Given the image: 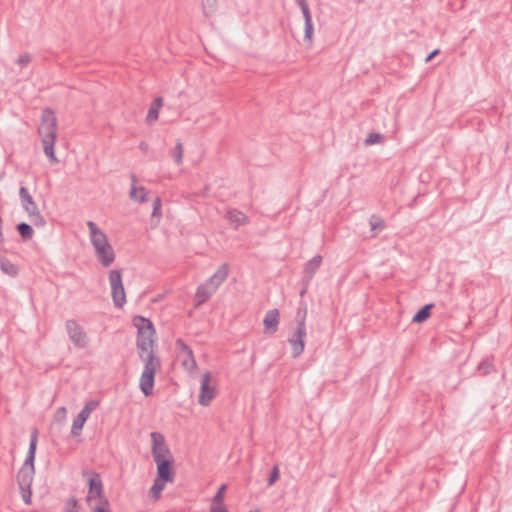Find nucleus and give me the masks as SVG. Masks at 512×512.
I'll return each instance as SVG.
<instances>
[{"label": "nucleus", "mask_w": 512, "mask_h": 512, "mask_svg": "<svg viewBox=\"0 0 512 512\" xmlns=\"http://www.w3.org/2000/svg\"><path fill=\"white\" fill-rule=\"evenodd\" d=\"M304 39L307 42H309V44H311L313 41V23L312 22L305 23Z\"/></svg>", "instance_id": "37"}, {"label": "nucleus", "mask_w": 512, "mask_h": 512, "mask_svg": "<svg viewBox=\"0 0 512 512\" xmlns=\"http://www.w3.org/2000/svg\"><path fill=\"white\" fill-rule=\"evenodd\" d=\"M210 378V372H206L202 376L200 394L198 397V402L202 406H208L216 396V389L214 386L210 385Z\"/></svg>", "instance_id": "9"}, {"label": "nucleus", "mask_w": 512, "mask_h": 512, "mask_svg": "<svg viewBox=\"0 0 512 512\" xmlns=\"http://www.w3.org/2000/svg\"><path fill=\"white\" fill-rule=\"evenodd\" d=\"M214 292L215 291L212 290L211 287L207 283L200 285L197 288V291L195 294L196 306H200L203 303H205L206 301H208Z\"/></svg>", "instance_id": "20"}, {"label": "nucleus", "mask_w": 512, "mask_h": 512, "mask_svg": "<svg viewBox=\"0 0 512 512\" xmlns=\"http://www.w3.org/2000/svg\"><path fill=\"white\" fill-rule=\"evenodd\" d=\"M129 195L132 200L138 201L140 203H145L148 201L147 190L143 186L136 187V185H131Z\"/></svg>", "instance_id": "27"}, {"label": "nucleus", "mask_w": 512, "mask_h": 512, "mask_svg": "<svg viewBox=\"0 0 512 512\" xmlns=\"http://www.w3.org/2000/svg\"><path fill=\"white\" fill-rule=\"evenodd\" d=\"M0 269L4 274L10 277H16L19 273V267L6 257H0Z\"/></svg>", "instance_id": "22"}, {"label": "nucleus", "mask_w": 512, "mask_h": 512, "mask_svg": "<svg viewBox=\"0 0 512 512\" xmlns=\"http://www.w3.org/2000/svg\"><path fill=\"white\" fill-rule=\"evenodd\" d=\"M3 242H4L3 232H0V252L4 250Z\"/></svg>", "instance_id": "45"}, {"label": "nucleus", "mask_w": 512, "mask_h": 512, "mask_svg": "<svg viewBox=\"0 0 512 512\" xmlns=\"http://www.w3.org/2000/svg\"><path fill=\"white\" fill-rule=\"evenodd\" d=\"M226 218L235 229H238L241 225L249 223V218L243 212L236 209L228 211Z\"/></svg>", "instance_id": "19"}, {"label": "nucleus", "mask_w": 512, "mask_h": 512, "mask_svg": "<svg viewBox=\"0 0 512 512\" xmlns=\"http://www.w3.org/2000/svg\"><path fill=\"white\" fill-rule=\"evenodd\" d=\"M434 307L433 303H429L420 308L413 316L412 322L423 323L431 316V309Z\"/></svg>", "instance_id": "26"}, {"label": "nucleus", "mask_w": 512, "mask_h": 512, "mask_svg": "<svg viewBox=\"0 0 512 512\" xmlns=\"http://www.w3.org/2000/svg\"><path fill=\"white\" fill-rule=\"evenodd\" d=\"M21 496L25 504L30 505L32 499L31 488H20Z\"/></svg>", "instance_id": "39"}, {"label": "nucleus", "mask_w": 512, "mask_h": 512, "mask_svg": "<svg viewBox=\"0 0 512 512\" xmlns=\"http://www.w3.org/2000/svg\"><path fill=\"white\" fill-rule=\"evenodd\" d=\"M163 106V98L162 97H156L152 103L150 104L147 116H146V123L148 125L153 124L159 117V111Z\"/></svg>", "instance_id": "18"}, {"label": "nucleus", "mask_w": 512, "mask_h": 512, "mask_svg": "<svg viewBox=\"0 0 512 512\" xmlns=\"http://www.w3.org/2000/svg\"><path fill=\"white\" fill-rule=\"evenodd\" d=\"M322 260L323 259L321 255H316L305 264L302 272L303 285H310L315 273L322 264Z\"/></svg>", "instance_id": "10"}, {"label": "nucleus", "mask_w": 512, "mask_h": 512, "mask_svg": "<svg viewBox=\"0 0 512 512\" xmlns=\"http://www.w3.org/2000/svg\"><path fill=\"white\" fill-rule=\"evenodd\" d=\"M109 281L113 303L116 307L121 308L126 303V294L122 283L121 271L111 270L109 273Z\"/></svg>", "instance_id": "6"}, {"label": "nucleus", "mask_w": 512, "mask_h": 512, "mask_svg": "<svg viewBox=\"0 0 512 512\" xmlns=\"http://www.w3.org/2000/svg\"><path fill=\"white\" fill-rule=\"evenodd\" d=\"M279 479V466L275 464L271 470L270 476L267 480V485L272 486Z\"/></svg>", "instance_id": "36"}, {"label": "nucleus", "mask_w": 512, "mask_h": 512, "mask_svg": "<svg viewBox=\"0 0 512 512\" xmlns=\"http://www.w3.org/2000/svg\"><path fill=\"white\" fill-rule=\"evenodd\" d=\"M83 476H88V495L87 502L91 505L93 498H97L99 504L97 506H103L104 509L109 506V502L104 495L103 483L99 473L95 471H83Z\"/></svg>", "instance_id": "4"}, {"label": "nucleus", "mask_w": 512, "mask_h": 512, "mask_svg": "<svg viewBox=\"0 0 512 512\" xmlns=\"http://www.w3.org/2000/svg\"><path fill=\"white\" fill-rule=\"evenodd\" d=\"M227 489L226 484H222L214 495L210 507V512H228L224 505V494Z\"/></svg>", "instance_id": "16"}, {"label": "nucleus", "mask_w": 512, "mask_h": 512, "mask_svg": "<svg viewBox=\"0 0 512 512\" xmlns=\"http://www.w3.org/2000/svg\"><path fill=\"white\" fill-rule=\"evenodd\" d=\"M57 412H58V413H60V414L65 415V413H66V409H65V407H61V408H59V409H58V411H57Z\"/></svg>", "instance_id": "49"}, {"label": "nucleus", "mask_w": 512, "mask_h": 512, "mask_svg": "<svg viewBox=\"0 0 512 512\" xmlns=\"http://www.w3.org/2000/svg\"><path fill=\"white\" fill-rule=\"evenodd\" d=\"M384 139L380 133H370L365 139V145L370 146L376 143H380Z\"/></svg>", "instance_id": "33"}, {"label": "nucleus", "mask_w": 512, "mask_h": 512, "mask_svg": "<svg viewBox=\"0 0 512 512\" xmlns=\"http://www.w3.org/2000/svg\"><path fill=\"white\" fill-rule=\"evenodd\" d=\"M38 133L41 137V142L43 145L44 154L48 157L51 163H58V159L55 155V142L57 139V134L55 130H38Z\"/></svg>", "instance_id": "8"}, {"label": "nucleus", "mask_w": 512, "mask_h": 512, "mask_svg": "<svg viewBox=\"0 0 512 512\" xmlns=\"http://www.w3.org/2000/svg\"><path fill=\"white\" fill-rule=\"evenodd\" d=\"M176 348L178 349V357H182V355H187L189 352H193L191 347L188 346L185 341L181 338H178L175 342Z\"/></svg>", "instance_id": "32"}, {"label": "nucleus", "mask_w": 512, "mask_h": 512, "mask_svg": "<svg viewBox=\"0 0 512 512\" xmlns=\"http://www.w3.org/2000/svg\"><path fill=\"white\" fill-rule=\"evenodd\" d=\"M166 483H167V482H164L163 480H160V479H158V478H156V479L154 480V483H153V485L151 486L150 491H149L150 496H151V498H152L154 501H157V500H159V499H160V497H161V492H162V490L164 489V487H165V484H166Z\"/></svg>", "instance_id": "28"}, {"label": "nucleus", "mask_w": 512, "mask_h": 512, "mask_svg": "<svg viewBox=\"0 0 512 512\" xmlns=\"http://www.w3.org/2000/svg\"><path fill=\"white\" fill-rule=\"evenodd\" d=\"M99 406V401L97 400H90L85 403L84 407L81 409L84 413L90 416V414L97 409Z\"/></svg>", "instance_id": "35"}, {"label": "nucleus", "mask_w": 512, "mask_h": 512, "mask_svg": "<svg viewBox=\"0 0 512 512\" xmlns=\"http://www.w3.org/2000/svg\"><path fill=\"white\" fill-rule=\"evenodd\" d=\"M87 226L90 231V240L95 250L99 247L110 245L107 236L98 228L96 223L88 221Z\"/></svg>", "instance_id": "11"}, {"label": "nucleus", "mask_w": 512, "mask_h": 512, "mask_svg": "<svg viewBox=\"0 0 512 512\" xmlns=\"http://www.w3.org/2000/svg\"><path fill=\"white\" fill-rule=\"evenodd\" d=\"M35 470L21 467L17 474L19 488H31Z\"/></svg>", "instance_id": "17"}, {"label": "nucleus", "mask_w": 512, "mask_h": 512, "mask_svg": "<svg viewBox=\"0 0 512 512\" xmlns=\"http://www.w3.org/2000/svg\"><path fill=\"white\" fill-rule=\"evenodd\" d=\"M17 231L19 232L20 236L22 237L23 241L30 240L34 234L33 228L31 225L21 222L17 225Z\"/></svg>", "instance_id": "29"}, {"label": "nucleus", "mask_w": 512, "mask_h": 512, "mask_svg": "<svg viewBox=\"0 0 512 512\" xmlns=\"http://www.w3.org/2000/svg\"><path fill=\"white\" fill-rule=\"evenodd\" d=\"M37 441H38V430L33 429V431L31 432L28 453H27L26 459H25L22 467H27L28 469L35 470L34 460H35V453H36V448H37Z\"/></svg>", "instance_id": "14"}, {"label": "nucleus", "mask_w": 512, "mask_h": 512, "mask_svg": "<svg viewBox=\"0 0 512 512\" xmlns=\"http://www.w3.org/2000/svg\"><path fill=\"white\" fill-rule=\"evenodd\" d=\"M147 148H148V145H147L146 143H144V142H141V143H140V149H141V150L146 151V150H147Z\"/></svg>", "instance_id": "47"}, {"label": "nucleus", "mask_w": 512, "mask_h": 512, "mask_svg": "<svg viewBox=\"0 0 512 512\" xmlns=\"http://www.w3.org/2000/svg\"><path fill=\"white\" fill-rule=\"evenodd\" d=\"M280 314L278 309H271L266 312L263 319L264 333L274 334L278 330Z\"/></svg>", "instance_id": "12"}, {"label": "nucleus", "mask_w": 512, "mask_h": 512, "mask_svg": "<svg viewBox=\"0 0 512 512\" xmlns=\"http://www.w3.org/2000/svg\"><path fill=\"white\" fill-rule=\"evenodd\" d=\"M161 199L159 197H156L153 201V211L152 216L153 217H159L161 216Z\"/></svg>", "instance_id": "40"}, {"label": "nucleus", "mask_w": 512, "mask_h": 512, "mask_svg": "<svg viewBox=\"0 0 512 512\" xmlns=\"http://www.w3.org/2000/svg\"><path fill=\"white\" fill-rule=\"evenodd\" d=\"M57 118L53 110L44 109L41 114V128H56Z\"/></svg>", "instance_id": "21"}, {"label": "nucleus", "mask_w": 512, "mask_h": 512, "mask_svg": "<svg viewBox=\"0 0 512 512\" xmlns=\"http://www.w3.org/2000/svg\"><path fill=\"white\" fill-rule=\"evenodd\" d=\"M95 252L99 262L104 267H109L115 260V253L111 245L99 247Z\"/></svg>", "instance_id": "15"}, {"label": "nucleus", "mask_w": 512, "mask_h": 512, "mask_svg": "<svg viewBox=\"0 0 512 512\" xmlns=\"http://www.w3.org/2000/svg\"><path fill=\"white\" fill-rule=\"evenodd\" d=\"M301 8L305 23L312 22V16L307 1L298 4Z\"/></svg>", "instance_id": "34"}, {"label": "nucleus", "mask_w": 512, "mask_h": 512, "mask_svg": "<svg viewBox=\"0 0 512 512\" xmlns=\"http://www.w3.org/2000/svg\"><path fill=\"white\" fill-rule=\"evenodd\" d=\"M19 198L22 208L28 214L31 222L35 226H44L46 223L45 219L41 215L37 204L35 203L33 197L31 196V194L25 186L20 187Z\"/></svg>", "instance_id": "5"}, {"label": "nucleus", "mask_w": 512, "mask_h": 512, "mask_svg": "<svg viewBox=\"0 0 512 512\" xmlns=\"http://www.w3.org/2000/svg\"><path fill=\"white\" fill-rule=\"evenodd\" d=\"M308 286H309V285H303V288H302V290H301V292H300V296H303V295L306 293V291H307V289H308Z\"/></svg>", "instance_id": "48"}, {"label": "nucleus", "mask_w": 512, "mask_h": 512, "mask_svg": "<svg viewBox=\"0 0 512 512\" xmlns=\"http://www.w3.org/2000/svg\"><path fill=\"white\" fill-rule=\"evenodd\" d=\"M305 1H306V0H295V2H296L297 4H300V3L305 2Z\"/></svg>", "instance_id": "50"}, {"label": "nucleus", "mask_w": 512, "mask_h": 512, "mask_svg": "<svg viewBox=\"0 0 512 512\" xmlns=\"http://www.w3.org/2000/svg\"><path fill=\"white\" fill-rule=\"evenodd\" d=\"M133 324L137 328V353L140 360L144 363L139 380V388L148 397L153 393L155 375L161 367V360L154 350L156 331L153 323L143 316H135Z\"/></svg>", "instance_id": "1"}, {"label": "nucleus", "mask_w": 512, "mask_h": 512, "mask_svg": "<svg viewBox=\"0 0 512 512\" xmlns=\"http://www.w3.org/2000/svg\"><path fill=\"white\" fill-rule=\"evenodd\" d=\"M369 224L371 231L373 232L381 231L385 227L384 219L376 214L371 215L369 219Z\"/></svg>", "instance_id": "30"}, {"label": "nucleus", "mask_w": 512, "mask_h": 512, "mask_svg": "<svg viewBox=\"0 0 512 512\" xmlns=\"http://www.w3.org/2000/svg\"><path fill=\"white\" fill-rule=\"evenodd\" d=\"M437 54H439V49H435L433 50L427 57H426V62H429L431 61Z\"/></svg>", "instance_id": "43"}, {"label": "nucleus", "mask_w": 512, "mask_h": 512, "mask_svg": "<svg viewBox=\"0 0 512 512\" xmlns=\"http://www.w3.org/2000/svg\"><path fill=\"white\" fill-rule=\"evenodd\" d=\"M91 509L93 512H106V509H104L103 506H95V507L91 506Z\"/></svg>", "instance_id": "44"}, {"label": "nucleus", "mask_w": 512, "mask_h": 512, "mask_svg": "<svg viewBox=\"0 0 512 512\" xmlns=\"http://www.w3.org/2000/svg\"><path fill=\"white\" fill-rule=\"evenodd\" d=\"M171 156L173 157L175 163L180 165L183 159V145L180 140H177L175 147L171 150Z\"/></svg>", "instance_id": "31"}, {"label": "nucleus", "mask_w": 512, "mask_h": 512, "mask_svg": "<svg viewBox=\"0 0 512 512\" xmlns=\"http://www.w3.org/2000/svg\"><path fill=\"white\" fill-rule=\"evenodd\" d=\"M216 4H217V0H204L203 9H204L205 15L208 16L210 13H212L216 7Z\"/></svg>", "instance_id": "38"}, {"label": "nucleus", "mask_w": 512, "mask_h": 512, "mask_svg": "<svg viewBox=\"0 0 512 512\" xmlns=\"http://www.w3.org/2000/svg\"><path fill=\"white\" fill-rule=\"evenodd\" d=\"M70 511H76V512H79L78 511V501L76 498H70L67 502V510L66 512H70Z\"/></svg>", "instance_id": "42"}, {"label": "nucleus", "mask_w": 512, "mask_h": 512, "mask_svg": "<svg viewBox=\"0 0 512 512\" xmlns=\"http://www.w3.org/2000/svg\"><path fill=\"white\" fill-rule=\"evenodd\" d=\"M477 371L481 376L488 375L491 371H495L494 357L487 356L478 364Z\"/></svg>", "instance_id": "24"}, {"label": "nucleus", "mask_w": 512, "mask_h": 512, "mask_svg": "<svg viewBox=\"0 0 512 512\" xmlns=\"http://www.w3.org/2000/svg\"><path fill=\"white\" fill-rule=\"evenodd\" d=\"M130 177H131L132 185H136V182H137V177H136V175L132 173V174L130 175Z\"/></svg>", "instance_id": "46"}, {"label": "nucleus", "mask_w": 512, "mask_h": 512, "mask_svg": "<svg viewBox=\"0 0 512 512\" xmlns=\"http://www.w3.org/2000/svg\"><path fill=\"white\" fill-rule=\"evenodd\" d=\"M88 418H89V415H87L83 411L79 412V414L76 416V418L73 420V423H72L71 434L73 436L80 435V433L83 429V426Z\"/></svg>", "instance_id": "25"}, {"label": "nucleus", "mask_w": 512, "mask_h": 512, "mask_svg": "<svg viewBox=\"0 0 512 512\" xmlns=\"http://www.w3.org/2000/svg\"><path fill=\"white\" fill-rule=\"evenodd\" d=\"M65 326L69 339L76 347L85 348L88 345L87 334L75 320H67Z\"/></svg>", "instance_id": "7"}, {"label": "nucleus", "mask_w": 512, "mask_h": 512, "mask_svg": "<svg viewBox=\"0 0 512 512\" xmlns=\"http://www.w3.org/2000/svg\"><path fill=\"white\" fill-rule=\"evenodd\" d=\"M152 439V456L157 465V477L164 482L174 481V458L170 449L165 443L164 436L158 432L151 433Z\"/></svg>", "instance_id": "2"}, {"label": "nucleus", "mask_w": 512, "mask_h": 512, "mask_svg": "<svg viewBox=\"0 0 512 512\" xmlns=\"http://www.w3.org/2000/svg\"><path fill=\"white\" fill-rule=\"evenodd\" d=\"M306 308H304L303 312L301 309H298L295 320L297 322V327L293 334L288 338V342L291 345L292 356L293 358H298L304 351L305 347V337H306Z\"/></svg>", "instance_id": "3"}, {"label": "nucleus", "mask_w": 512, "mask_h": 512, "mask_svg": "<svg viewBox=\"0 0 512 512\" xmlns=\"http://www.w3.org/2000/svg\"><path fill=\"white\" fill-rule=\"evenodd\" d=\"M31 61V56L30 54L28 53H24L22 55H20L17 59V64L20 65V66H26L30 63Z\"/></svg>", "instance_id": "41"}, {"label": "nucleus", "mask_w": 512, "mask_h": 512, "mask_svg": "<svg viewBox=\"0 0 512 512\" xmlns=\"http://www.w3.org/2000/svg\"><path fill=\"white\" fill-rule=\"evenodd\" d=\"M229 274V267L227 264H222L217 271L205 282L212 290L216 291L218 287L226 280Z\"/></svg>", "instance_id": "13"}, {"label": "nucleus", "mask_w": 512, "mask_h": 512, "mask_svg": "<svg viewBox=\"0 0 512 512\" xmlns=\"http://www.w3.org/2000/svg\"><path fill=\"white\" fill-rule=\"evenodd\" d=\"M181 360V365L183 369L192 375L197 370V362L195 360L193 352H189L187 355H182L179 357Z\"/></svg>", "instance_id": "23"}]
</instances>
